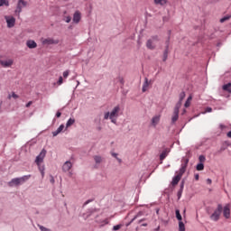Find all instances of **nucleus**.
Wrapping results in <instances>:
<instances>
[{
  "mask_svg": "<svg viewBox=\"0 0 231 231\" xmlns=\"http://www.w3.org/2000/svg\"><path fill=\"white\" fill-rule=\"evenodd\" d=\"M189 165V159H184L183 163L180 165V169L176 171L177 176H174L171 181L172 187H176L180 180H181L183 174L187 171V167Z\"/></svg>",
  "mask_w": 231,
  "mask_h": 231,
  "instance_id": "nucleus-1",
  "label": "nucleus"
},
{
  "mask_svg": "<svg viewBox=\"0 0 231 231\" xmlns=\"http://www.w3.org/2000/svg\"><path fill=\"white\" fill-rule=\"evenodd\" d=\"M32 178V175H25L22 178H14L9 183V187H14V185H21V183H24V181H28Z\"/></svg>",
  "mask_w": 231,
  "mask_h": 231,
  "instance_id": "nucleus-2",
  "label": "nucleus"
},
{
  "mask_svg": "<svg viewBox=\"0 0 231 231\" xmlns=\"http://www.w3.org/2000/svg\"><path fill=\"white\" fill-rule=\"evenodd\" d=\"M222 212H223V205L218 204L217 209L210 216V219H212V221H219V217Z\"/></svg>",
  "mask_w": 231,
  "mask_h": 231,
  "instance_id": "nucleus-3",
  "label": "nucleus"
},
{
  "mask_svg": "<svg viewBox=\"0 0 231 231\" xmlns=\"http://www.w3.org/2000/svg\"><path fill=\"white\" fill-rule=\"evenodd\" d=\"M180 107H181V102H178L173 110V116L171 117V124H176L180 118Z\"/></svg>",
  "mask_w": 231,
  "mask_h": 231,
  "instance_id": "nucleus-4",
  "label": "nucleus"
},
{
  "mask_svg": "<svg viewBox=\"0 0 231 231\" xmlns=\"http://www.w3.org/2000/svg\"><path fill=\"white\" fill-rule=\"evenodd\" d=\"M158 41V36H153L150 38L146 42V47L148 48V50H155Z\"/></svg>",
  "mask_w": 231,
  "mask_h": 231,
  "instance_id": "nucleus-5",
  "label": "nucleus"
},
{
  "mask_svg": "<svg viewBox=\"0 0 231 231\" xmlns=\"http://www.w3.org/2000/svg\"><path fill=\"white\" fill-rule=\"evenodd\" d=\"M119 113H120V106H115L110 113V120L112 124H116V118H118Z\"/></svg>",
  "mask_w": 231,
  "mask_h": 231,
  "instance_id": "nucleus-6",
  "label": "nucleus"
},
{
  "mask_svg": "<svg viewBox=\"0 0 231 231\" xmlns=\"http://www.w3.org/2000/svg\"><path fill=\"white\" fill-rule=\"evenodd\" d=\"M28 5V2L24 1V0H19L16 5V9H15V14H17L19 15V14H21V12H23V8H26V6Z\"/></svg>",
  "mask_w": 231,
  "mask_h": 231,
  "instance_id": "nucleus-7",
  "label": "nucleus"
},
{
  "mask_svg": "<svg viewBox=\"0 0 231 231\" xmlns=\"http://www.w3.org/2000/svg\"><path fill=\"white\" fill-rule=\"evenodd\" d=\"M44 158H46V150L45 149L42 150L40 154L36 157V159H35L36 165H41V163H42V162H44Z\"/></svg>",
  "mask_w": 231,
  "mask_h": 231,
  "instance_id": "nucleus-8",
  "label": "nucleus"
},
{
  "mask_svg": "<svg viewBox=\"0 0 231 231\" xmlns=\"http://www.w3.org/2000/svg\"><path fill=\"white\" fill-rule=\"evenodd\" d=\"M230 208H231L230 203L226 204V206L222 208L223 216L224 217H226V219H230Z\"/></svg>",
  "mask_w": 231,
  "mask_h": 231,
  "instance_id": "nucleus-9",
  "label": "nucleus"
},
{
  "mask_svg": "<svg viewBox=\"0 0 231 231\" xmlns=\"http://www.w3.org/2000/svg\"><path fill=\"white\" fill-rule=\"evenodd\" d=\"M7 23V28H14L15 26V18L14 16H5Z\"/></svg>",
  "mask_w": 231,
  "mask_h": 231,
  "instance_id": "nucleus-10",
  "label": "nucleus"
},
{
  "mask_svg": "<svg viewBox=\"0 0 231 231\" xmlns=\"http://www.w3.org/2000/svg\"><path fill=\"white\" fill-rule=\"evenodd\" d=\"M0 64L3 68H11L14 65V60H0Z\"/></svg>",
  "mask_w": 231,
  "mask_h": 231,
  "instance_id": "nucleus-11",
  "label": "nucleus"
},
{
  "mask_svg": "<svg viewBox=\"0 0 231 231\" xmlns=\"http://www.w3.org/2000/svg\"><path fill=\"white\" fill-rule=\"evenodd\" d=\"M80 19H82V14L80 11H76L73 14V23L79 24L80 23Z\"/></svg>",
  "mask_w": 231,
  "mask_h": 231,
  "instance_id": "nucleus-12",
  "label": "nucleus"
},
{
  "mask_svg": "<svg viewBox=\"0 0 231 231\" xmlns=\"http://www.w3.org/2000/svg\"><path fill=\"white\" fill-rule=\"evenodd\" d=\"M42 44H59V40H55L53 38H47L45 40L42 41Z\"/></svg>",
  "mask_w": 231,
  "mask_h": 231,
  "instance_id": "nucleus-13",
  "label": "nucleus"
},
{
  "mask_svg": "<svg viewBox=\"0 0 231 231\" xmlns=\"http://www.w3.org/2000/svg\"><path fill=\"white\" fill-rule=\"evenodd\" d=\"M71 167H73V164L71 163V162L67 161V162L63 164L62 169H63L64 172H69V171L71 170Z\"/></svg>",
  "mask_w": 231,
  "mask_h": 231,
  "instance_id": "nucleus-14",
  "label": "nucleus"
},
{
  "mask_svg": "<svg viewBox=\"0 0 231 231\" xmlns=\"http://www.w3.org/2000/svg\"><path fill=\"white\" fill-rule=\"evenodd\" d=\"M151 84V81H149V79H144V83L143 84V93H145L147 89H149V86Z\"/></svg>",
  "mask_w": 231,
  "mask_h": 231,
  "instance_id": "nucleus-15",
  "label": "nucleus"
},
{
  "mask_svg": "<svg viewBox=\"0 0 231 231\" xmlns=\"http://www.w3.org/2000/svg\"><path fill=\"white\" fill-rule=\"evenodd\" d=\"M26 46L29 47L30 50H33L34 48L37 47V42H35V41L29 40L26 42Z\"/></svg>",
  "mask_w": 231,
  "mask_h": 231,
  "instance_id": "nucleus-16",
  "label": "nucleus"
},
{
  "mask_svg": "<svg viewBox=\"0 0 231 231\" xmlns=\"http://www.w3.org/2000/svg\"><path fill=\"white\" fill-rule=\"evenodd\" d=\"M160 118H161V116H155L152 118V125L153 127H156V125L158 124H160Z\"/></svg>",
  "mask_w": 231,
  "mask_h": 231,
  "instance_id": "nucleus-17",
  "label": "nucleus"
},
{
  "mask_svg": "<svg viewBox=\"0 0 231 231\" xmlns=\"http://www.w3.org/2000/svg\"><path fill=\"white\" fill-rule=\"evenodd\" d=\"M62 131H64V125H60L56 131L52 132V136H57L58 134H60Z\"/></svg>",
  "mask_w": 231,
  "mask_h": 231,
  "instance_id": "nucleus-18",
  "label": "nucleus"
},
{
  "mask_svg": "<svg viewBox=\"0 0 231 231\" xmlns=\"http://www.w3.org/2000/svg\"><path fill=\"white\" fill-rule=\"evenodd\" d=\"M224 91H227V93H231V83H227L222 87Z\"/></svg>",
  "mask_w": 231,
  "mask_h": 231,
  "instance_id": "nucleus-19",
  "label": "nucleus"
},
{
  "mask_svg": "<svg viewBox=\"0 0 231 231\" xmlns=\"http://www.w3.org/2000/svg\"><path fill=\"white\" fill-rule=\"evenodd\" d=\"M169 154V152L167 150L162 151V152L160 155L161 162H163L165 158H167V155Z\"/></svg>",
  "mask_w": 231,
  "mask_h": 231,
  "instance_id": "nucleus-20",
  "label": "nucleus"
},
{
  "mask_svg": "<svg viewBox=\"0 0 231 231\" xmlns=\"http://www.w3.org/2000/svg\"><path fill=\"white\" fill-rule=\"evenodd\" d=\"M73 124H75V119L74 118H69L67 121L66 128L68 129V127H71V125H73Z\"/></svg>",
  "mask_w": 231,
  "mask_h": 231,
  "instance_id": "nucleus-21",
  "label": "nucleus"
},
{
  "mask_svg": "<svg viewBox=\"0 0 231 231\" xmlns=\"http://www.w3.org/2000/svg\"><path fill=\"white\" fill-rule=\"evenodd\" d=\"M168 55H169V45H167V47L163 52V60H162L163 62H165V60H167Z\"/></svg>",
  "mask_w": 231,
  "mask_h": 231,
  "instance_id": "nucleus-22",
  "label": "nucleus"
},
{
  "mask_svg": "<svg viewBox=\"0 0 231 231\" xmlns=\"http://www.w3.org/2000/svg\"><path fill=\"white\" fill-rule=\"evenodd\" d=\"M190 102H192V96H189L184 104L185 107H190Z\"/></svg>",
  "mask_w": 231,
  "mask_h": 231,
  "instance_id": "nucleus-23",
  "label": "nucleus"
},
{
  "mask_svg": "<svg viewBox=\"0 0 231 231\" xmlns=\"http://www.w3.org/2000/svg\"><path fill=\"white\" fill-rule=\"evenodd\" d=\"M0 6H10V2L8 0H0Z\"/></svg>",
  "mask_w": 231,
  "mask_h": 231,
  "instance_id": "nucleus-24",
  "label": "nucleus"
},
{
  "mask_svg": "<svg viewBox=\"0 0 231 231\" xmlns=\"http://www.w3.org/2000/svg\"><path fill=\"white\" fill-rule=\"evenodd\" d=\"M155 5H161L163 6V5H167V0H154Z\"/></svg>",
  "mask_w": 231,
  "mask_h": 231,
  "instance_id": "nucleus-25",
  "label": "nucleus"
},
{
  "mask_svg": "<svg viewBox=\"0 0 231 231\" xmlns=\"http://www.w3.org/2000/svg\"><path fill=\"white\" fill-rule=\"evenodd\" d=\"M94 160L96 163H102V157L99 155H95Z\"/></svg>",
  "mask_w": 231,
  "mask_h": 231,
  "instance_id": "nucleus-26",
  "label": "nucleus"
},
{
  "mask_svg": "<svg viewBox=\"0 0 231 231\" xmlns=\"http://www.w3.org/2000/svg\"><path fill=\"white\" fill-rule=\"evenodd\" d=\"M196 169L197 171H203L205 169V165L203 164V162H200L197 165Z\"/></svg>",
  "mask_w": 231,
  "mask_h": 231,
  "instance_id": "nucleus-27",
  "label": "nucleus"
},
{
  "mask_svg": "<svg viewBox=\"0 0 231 231\" xmlns=\"http://www.w3.org/2000/svg\"><path fill=\"white\" fill-rule=\"evenodd\" d=\"M179 230L180 231H185V224H183L182 221L179 222Z\"/></svg>",
  "mask_w": 231,
  "mask_h": 231,
  "instance_id": "nucleus-28",
  "label": "nucleus"
},
{
  "mask_svg": "<svg viewBox=\"0 0 231 231\" xmlns=\"http://www.w3.org/2000/svg\"><path fill=\"white\" fill-rule=\"evenodd\" d=\"M12 98H19V96L17 94H15V92H13L12 95L8 96V99L11 100Z\"/></svg>",
  "mask_w": 231,
  "mask_h": 231,
  "instance_id": "nucleus-29",
  "label": "nucleus"
},
{
  "mask_svg": "<svg viewBox=\"0 0 231 231\" xmlns=\"http://www.w3.org/2000/svg\"><path fill=\"white\" fill-rule=\"evenodd\" d=\"M175 214H176L177 219L179 221H181L182 217H181V214L180 213V209H176Z\"/></svg>",
  "mask_w": 231,
  "mask_h": 231,
  "instance_id": "nucleus-30",
  "label": "nucleus"
},
{
  "mask_svg": "<svg viewBox=\"0 0 231 231\" xmlns=\"http://www.w3.org/2000/svg\"><path fill=\"white\" fill-rule=\"evenodd\" d=\"M231 14H227L226 16H224L223 18L220 19V23H225L226 21H228V19H230Z\"/></svg>",
  "mask_w": 231,
  "mask_h": 231,
  "instance_id": "nucleus-31",
  "label": "nucleus"
},
{
  "mask_svg": "<svg viewBox=\"0 0 231 231\" xmlns=\"http://www.w3.org/2000/svg\"><path fill=\"white\" fill-rule=\"evenodd\" d=\"M206 160H207V158H205L204 155H200L199 157V161L200 163H205Z\"/></svg>",
  "mask_w": 231,
  "mask_h": 231,
  "instance_id": "nucleus-32",
  "label": "nucleus"
},
{
  "mask_svg": "<svg viewBox=\"0 0 231 231\" xmlns=\"http://www.w3.org/2000/svg\"><path fill=\"white\" fill-rule=\"evenodd\" d=\"M38 167H39V171L42 173V178H44V166H41V164H40V165H38Z\"/></svg>",
  "mask_w": 231,
  "mask_h": 231,
  "instance_id": "nucleus-33",
  "label": "nucleus"
},
{
  "mask_svg": "<svg viewBox=\"0 0 231 231\" xmlns=\"http://www.w3.org/2000/svg\"><path fill=\"white\" fill-rule=\"evenodd\" d=\"M57 84L58 86H62V84H64V79H62V76L59 78Z\"/></svg>",
  "mask_w": 231,
  "mask_h": 231,
  "instance_id": "nucleus-34",
  "label": "nucleus"
},
{
  "mask_svg": "<svg viewBox=\"0 0 231 231\" xmlns=\"http://www.w3.org/2000/svg\"><path fill=\"white\" fill-rule=\"evenodd\" d=\"M183 98H185V92H181L180 94V106H181V102L183 101Z\"/></svg>",
  "mask_w": 231,
  "mask_h": 231,
  "instance_id": "nucleus-35",
  "label": "nucleus"
},
{
  "mask_svg": "<svg viewBox=\"0 0 231 231\" xmlns=\"http://www.w3.org/2000/svg\"><path fill=\"white\" fill-rule=\"evenodd\" d=\"M120 228H122V224L116 225L113 226V230L116 231V230H120Z\"/></svg>",
  "mask_w": 231,
  "mask_h": 231,
  "instance_id": "nucleus-36",
  "label": "nucleus"
},
{
  "mask_svg": "<svg viewBox=\"0 0 231 231\" xmlns=\"http://www.w3.org/2000/svg\"><path fill=\"white\" fill-rule=\"evenodd\" d=\"M110 116H111V114L109 112H106V113H105L104 119L108 120V118H110Z\"/></svg>",
  "mask_w": 231,
  "mask_h": 231,
  "instance_id": "nucleus-37",
  "label": "nucleus"
},
{
  "mask_svg": "<svg viewBox=\"0 0 231 231\" xmlns=\"http://www.w3.org/2000/svg\"><path fill=\"white\" fill-rule=\"evenodd\" d=\"M63 77H64L65 79H68V77H69V70H65V71L63 72Z\"/></svg>",
  "mask_w": 231,
  "mask_h": 231,
  "instance_id": "nucleus-38",
  "label": "nucleus"
},
{
  "mask_svg": "<svg viewBox=\"0 0 231 231\" xmlns=\"http://www.w3.org/2000/svg\"><path fill=\"white\" fill-rule=\"evenodd\" d=\"M205 113H212V107H207Z\"/></svg>",
  "mask_w": 231,
  "mask_h": 231,
  "instance_id": "nucleus-39",
  "label": "nucleus"
},
{
  "mask_svg": "<svg viewBox=\"0 0 231 231\" xmlns=\"http://www.w3.org/2000/svg\"><path fill=\"white\" fill-rule=\"evenodd\" d=\"M40 230H42V231H50V229H48V228H46L42 226H40Z\"/></svg>",
  "mask_w": 231,
  "mask_h": 231,
  "instance_id": "nucleus-40",
  "label": "nucleus"
},
{
  "mask_svg": "<svg viewBox=\"0 0 231 231\" xmlns=\"http://www.w3.org/2000/svg\"><path fill=\"white\" fill-rule=\"evenodd\" d=\"M183 193V190H181V189H180L179 191H178V198H179V199H180V198H181V194Z\"/></svg>",
  "mask_w": 231,
  "mask_h": 231,
  "instance_id": "nucleus-41",
  "label": "nucleus"
},
{
  "mask_svg": "<svg viewBox=\"0 0 231 231\" xmlns=\"http://www.w3.org/2000/svg\"><path fill=\"white\" fill-rule=\"evenodd\" d=\"M65 21L67 23H71V16H67Z\"/></svg>",
  "mask_w": 231,
  "mask_h": 231,
  "instance_id": "nucleus-42",
  "label": "nucleus"
},
{
  "mask_svg": "<svg viewBox=\"0 0 231 231\" xmlns=\"http://www.w3.org/2000/svg\"><path fill=\"white\" fill-rule=\"evenodd\" d=\"M32 104H33V101H29V102L25 105V107H30V106H32Z\"/></svg>",
  "mask_w": 231,
  "mask_h": 231,
  "instance_id": "nucleus-43",
  "label": "nucleus"
},
{
  "mask_svg": "<svg viewBox=\"0 0 231 231\" xmlns=\"http://www.w3.org/2000/svg\"><path fill=\"white\" fill-rule=\"evenodd\" d=\"M61 115H62V113H60V112L58 111V112L56 113L57 118H60Z\"/></svg>",
  "mask_w": 231,
  "mask_h": 231,
  "instance_id": "nucleus-44",
  "label": "nucleus"
},
{
  "mask_svg": "<svg viewBox=\"0 0 231 231\" xmlns=\"http://www.w3.org/2000/svg\"><path fill=\"white\" fill-rule=\"evenodd\" d=\"M112 156H113L114 158H118V157H117V156H118V153L112 152Z\"/></svg>",
  "mask_w": 231,
  "mask_h": 231,
  "instance_id": "nucleus-45",
  "label": "nucleus"
},
{
  "mask_svg": "<svg viewBox=\"0 0 231 231\" xmlns=\"http://www.w3.org/2000/svg\"><path fill=\"white\" fill-rule=\"evenodd\" d=\"M207 183H208V185L212 184V180L208 179V180H207Z\"/></svg>",
  "mask_w": 231,
  "mask_h": 231,
  "instance_id": "nucleus-46",
  "label": "nucleus"
},
{
  "mask_svg": "<svg viewBox=\"0 0 231 231\" xmlns=\"http://www.w3.org/2000/svg\"><path fill=\"white\" fill-rule=\"evenodd\" d=\"M185 183L182 181L180 184V190H183V187H184Z\"/></svg>",
  "mask_w": 231,
  "mask_h": 231,
  "instance_id": "nucleus-47",
  "label": "nucleus"
},
{
  "mask_svg": "<svg viewBox=\"0 0 231 231\" xmlns=\"http://www.w3.org/2000/svg\"><path fill=\"white\" fill-rule=\"evenodd\" d=\"M105 225H109V220L106 218L104 220Z\"/></svg>",
  "mask_w": 231,
  "mask_h": 231,
  "instance_id": "nucleus-48",
  "label": "nucleus"
},
{
  "mask_svg": "<svg viewBox=\"0 0 231 231\" xmlns=\"http://www.w3.org/2000/svg\"><path fill=\"white\" fill-rule=\"evenodd\" d=\"M195 180L198 181V180H199V174H196L195 175Z\"/></svg>",
  "mask_w": 231,
  "mask_h": 231,
  "instance_id": "nucleus-49",
  "label": "nucleus"
},
{
  "mask_svg": "<svg viewBox=\"0 0 231 231\" xmlns=\"http://www.w3.org/2000/svg\"><path fill=\"white\" fill-rule=\"evenodd\" d=\"M227 137L231 138V131L227 133Z\"/></svg>",
  "mask_w": 231,
  "mask_h": 231,
  "instance_id": "nucleus-50",
  "label": "nucleus"
},
{
  "mask_svg": "<svg viewBox=\"0 0 231 231\" xmlns=\"http://www.w3.org/2000/svg\"><path fill=\"white\" fill-rule=\"evenodd\" d=\"M91 200H87L84 205H88V203H90Z\"/></svg>",
  "mask_w": 231,
  "mask_h": 231,
  "instance_id": "nucleus-51",
  "label": "nucleus"
},
{
  "mask_svg": "<svg viewBox=\"0 0 231 231\" xmlns=\"http://www.w3.org/2000/svg\"><path fill=\"white\" fill-rule=\"evenodd\" d=\"M116 160L119 162V163H121V162H122V159H120V158H116Z\"/></svg>",
  "mask_w": 231,
  "mask_h": 231,
  "instance_id": "nucleus-52",
  "label": "nucleus"
},
{
  "mask_svg": "<svg viewBox=\"0 0 231 231\" xmlns=\"http://www.w3.org/2000/svg\"><path fill=\"white\" fill-rule=\"evenodd\" d=\"M51 183H53V181H55V180H54L53 179H51Z\"/></svg>",
  "mask_w": 231,
  "mask_h": 231,
  "instance_id": "nucleus-53",
  "label": "nucleus"
}]
</instances>
